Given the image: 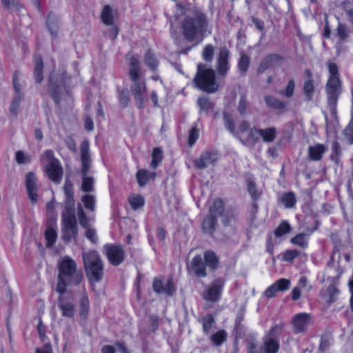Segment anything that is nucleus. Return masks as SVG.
Listing matches in <instances>:
<instances>
[{
    "instance_id": "473e14b6",
    "label": "nucleus",
    "mask_w": 353,
    "mask_h": 353,
    "mask_svg": "<svg viewBox=\"0 0 353 353\" xmlns=\"http://www.w3.org/2000/svg\"><path fill=\"white\" fill-rule=\"evenodd\" d=\"M53 74L51 73L49 77V92L56 103H58L60 99L59 88L53 82Z\"/></svg>"
},
{
    "instance_id": "49530a36",
    "label": "nucleus",
    "mask_w": 353,
    "mask_h": 353,
    "mask_svg": "<svg viewBox=\"0 0 353 353\" xmlns=\"http://www.w3.org/2000/svg\"><path fill=\"white\" fill-rule=\"evenodd\" d=\"M89 300L87 296L83 295L80 300V316L86 318L89 311Z\"/></svg>"
},
{
    "instance_id": "412c9836",
    "label": "nucleus",
    "mask_w": 353,
    "mask_h": 353,
    "mask_svg": "<svg viewBox=\"0 0 353 353\" xmlns=\"http://www.w3.org/2000/svg\"><path fill=\"white\" fill-rule=\"evenodd\" d=\"M292 323L295 332L299 333L307 329L312 323V319L308 314L300 313L294 317Z\"/></svg>"
},
{
    "instance_id": "72a5a7b5",
    "label": "nucleus",
    "mask_w": 353,
    "mask_h": 353,
    "mask_svg": "<svg viewBox=\"0 0 353 353\" xmlns=\"http://www.w3.org/2000/svg\"><path fill=\"white\" fill-rule=\"evenodd\" d=\"M23 100L22 94H16L10 106V113L12 116L17 117L20 107V103Z\"/></svg>"
},
{
    "instance_id": "052dcab7",
    "label": "nucleus",
    "mask_w": 353,
    "mask_h": 353,
    "mask_svg": "<svg viewBox=\"0 0 353 353\" xmlns=\"http://www.w3.org/2000/svg\"><path fill=\"white\" fill-rule=\"evenodd\" d=\"M63 190L68 201L73 202V193H72V183L66 180L63 186Z\"/></svg>"
},
{
    "instance_id": "8fccbe9b",
    "label": "nucleus",
    "mask_w": 353,
    "mask_h": 353,
    "mask_svg": "<svg viewBox=\"0 0 353 353\" xmlns=\"http://www.w3.org/2000/svg\"><path fill=\"white\" fill-rule=\"evenodd\" d=\"M77 215L80 225L84 228H89V219L85 216L83 209L81 205L77 206Z\"/></svg>"
},
{
    "instance_id": "20e7f679",
    "label": "nucleus",
    "mask_w": 353,
    "mask_h": 353,
    "mask_svg": "<svg viewBox=\"0 0 353 353\" xmlns=\"http://www.w3.org/2000/svg\"><path fill=\"white\" fill-rule=\"evenodd\" d=\"M194 81L199 89L208 93H214L219 88L215 71L203 63L198 64L197 72L194 78Z\"/></svg>"
},
{
    "instance_id": "ea45409f",
    "label": "nucleus",
    "mask_w": 353,
    "mask_h": 353,
    "mask_svg": "<svg viewBox=\"0 0 353 353\" xmlns=\"http://www.w3.org/2000/svg\"><path fill=\"white\" fill-rule=\"evenodd\" d=\"M214 52L215 48L212 45H206L202 52V57L203 60L205 61L206 62H212L214 58Z\"/></svg>"
},
{
    "instance_id": "1a4fd4ad",
    "label": "nucleus",
    "mask_w": 353,
    "mask_h": 353,
    "mask_svg": "<svg viewBox=\"0 0 353 353\" xmlns=\"http://www.w3.org/2000/svg\"><path fill=\"white\" fill-rule=\"evenodd\" d=\"M42 158L46 163L45 170L49 179L55 183H60L63 176V168L59 161L54 157L53 151H45Z\"/></svg>"
},
{
    "instance_id": "aec40b11",
    "label": "nucleus",
    "mask_w": 353,
    "mask_h": 353,
    "mask_svg": "<svg viewBox=\"0 0 353 353\" xmlns=\"http://www.w3.org/2000/svg\"><path fill=\"white\" fill-rule=\"evenodd\" d=\"M283 61V57L278 54H270L265 56L261 61L257 72L259 74L264 72L270 68L276 66Z\"/></svg>"
},
{
    "instance_id": "c9c22d12",
    "label": "nucleus",
    "mask_w": 353,
    "mask_h": 353,
    "mask_svg": "<svg viewBox=\"0 0 353 353\" xmlns=\"http://www.w3.org/2000/svg\"><path fill=\"white\" fill-rule=\"evenodd\" d=\"M163 159V151L160 148H155L152 154L151 167L156 169Z\"/></svg>"
},
{
    "instance_id": "de8ad7c7",
    "label": "nucleus",
    "mask_w": 353,
    "mask_h": 353,
    "mask_svg": "<svg viewBox=\"0 0 353 353\" xmlns=\"http://www.w3.org/2000/svg\"><path fill=\"white\" fill-rule=\"evenodd\" d=\"M129 203L132 208L137 210L142 208L144 205V199L141 196H132L129 198Z\"/></svg>"
},
{
    "instance_id": "bf43d9fd",
    "label": "nucleus",
    "mask_w": 353,
    "mask_h": 353,
    "mask_svg": "<svg viewBox=\"0 0 353 353\" xmlns=\"http://www.w3.org/2000/svg\"><path fill=\"white\" fill-rule=\"evenodd\" d=\"M343 10L345 12L347 20L352 24L353 27V7L350 3H345L343 4Z\"/></svg>"
},
{
    "instance_id": "f704fd0d",
    "label": "nucleus",
    "mask_w": 353,
    "mask_h": 353,
    "mask_svg": "<svg viewBox=\"0 0 353 353\" xmlns=\"http://www.w3.org/2000/svg\"><path fill=\"white\" fill-rule=\"evenodd\" d=\"M45 237L46 239V246L52 247L57 241V233L54 228L48 227L45 232Z\"/></svg>"
},
{
    "instance_id": "2f4dec72",
    "label": "nucleus",
    "mask_w": 353,
    "mask_h": 353,
    "mask_svg": "<svg viewBox=\"0 0 353 353\" xmlns=\"http://www.w3.org/2000/svg\"><path fill=\"white\" fill-rule=\"evenodd\" d=\"M303 94L307 101H312L315 87L314 80H305L303 83Z\"/></svg>"
},
{
    "instance_id": "9d476101",
    "label": "nucleus",
    "mask_w": 353,
    "mask_h": 353,
    "mask_svg": "<svg viewBox=\"0 0 353 353\" xmlns=\"http://www.w3.org/2000/svg\"><path fill=\"white\" fill-rule=\"evenodd\" d=\"M224 207L220 199L214 200L213 205L210 208V214L203 220L202 229L203 232L212 235L215 230L216 218L223 214Z\"/></svg>"
},
{
    "instance_id": "3c124183",
    "label": "nucleus",
    "mask_w": 353,
    "mask_h": 353,
    "mask_svg": "<svg viewBox=\"0 0 353 353\" xmlns=\"http://www.w3.org/2000/svg\"><path fill=\"white\" fill-rule=\"evenodd\" d=\"M238 66H239V70L242 73L245 74L248 71L249 66H250L249 57L245 54H241L240 60L239 61Z\"/></svg>"
},
{
    "instance_id": "423d86ee",
    "label": "nucleus",
    "mask_w": 353,
    "mask_h": 353,
    "mask_svg": "<svg viewBox=\"0 0 353 353\" xmlns=\"http://www.w3.org/2000/svg\"><path fill=\"white\" fill-rule=\"evenodd\" d=\"M61 239L65 243L75 240L78 234V227L74 210L72 206L66 205L61 216Z\"/></svg>"
},
{
    "instance_id": "7c9ffc66",
    "label": "nucleus",
    "mask_w": 353,
    "mask_h": 353,
    "mask_svg": "<svg viewBox=\"0 0 353 353\" xmlns=\"http://www.w3.org/2000/svg\"><path fill=\"white\" fill-rule=\"evenodd\" d=\"M144 63L152 71L154 72L157 70L159 61L150 50H148L144 55Z\"/></svg>"
},
{
    "instance_id": "774afa93",
    "label": "nucleus",
    "mask_w": 353,
    "mask_h": 353,
    "mask_svg": "<svg viewBox=\"0 0 353 353\" xmlns=\"http://www.w3.org/2000/svg\"><path fill=\"white\" fill-rule=\"evenodd\" d=\"M250 129V123L246 121H242L238 126V130H236L237 132V136L239 133H244Z\"/></svg>"
},
{
    "instance_id": "dca6fc26",
    "label": "nucleus",
    "mask_w": 353,
    "mask_h": 353,
    "mask_svg": "<svg viewBox=\"0 0 353 353\" xmlns=\"http://www.w3.org/2000/svg\"><path fill=\"white\" fill-rule=\"evenodd\" d=\"M224 282L221 278L214 280L206 292L203 294V298L211 302H216L221 296Z\"/></svg>"
},
{
    "instance_id": "bb28decb",
    "label": "nucleus",
    "mask_w": 353,
    "mask_h": 353,
    "mask_svg": "<svg viewBox=\"0 0 353 353\" xmlns=\"http://www.w3.org/2000/svg\"><path fill=\"white\" fill-rule=\"evenodd\" d=\"M262 140L265 143H272L277 135V129L275 127H270L265 129L259 128Z\"/></svg>"
},
{
    "instance_id": "2eb2a0df",
    "label": "nucleus",
    "mask_w": 353,
    "mask_h": 353,
    "mask_svg": "<svg viewBox=\"0 0 353 353\" xmlns=\"http://www.w3.org/2000/svg\"><path fill=\"white\" fill-rule=\"evenodd\" d=\"M218 159V152L216 151H205L201 156L194 161V166L202 170L210 165H215Z\"/></svg>"
},
{
    "instance_id": "9b49d317",
    "label": "nucleus",
    "mask_w": 353,
    "mask_h": 353,
    "mask_svg": "<svg viewBox=\"0 0 353 353\" xmlns=\"http://www.w3.org/2000/svg\"><path fill=\"white\" fill-rule=\"evenodd\" d=\"M325 93L327 100V105L334 117L336 115V104L338 99L342 92V85L341 81L332 79L327 81L325 85Z\"/></svg>"
},
{
    "instance_id": "338daca9",
    "label": "nucleus",
    "mask_w": 353,
    "mask_h": 353,
    "mask_svg": "<svg viewBox=\"0 0 353 353\" xmlns=\"http://www.w3.org/2000/svg\"><path fill=\"white\" fill-rule=\"evenodd\" d=\"M120 103L123 106L126 107L130 101V97L128 95V90H122L120 93L119 97Z\"/></svg>"
},
{
    "instance_id": "c03bdc74",
    "label": "nucleus",
    "mask_w": 353,
    "mask_h": 353,
    "mask_svg": "<svg viewBox=\"0 0 353 353\" xmlns=\"http://www.w3.org/2000/svg\"><path fill=\"white\" fill-rule=\"evenodd\" d=\"M223 121L226 128L234 135L237 136V132L235 130V125L233 122L232 116L227 113H223Z\"/></svg>"
},
{
    "instance_id": "e2e57ef3",
    "label": "nucleus",
    "mask_w": 353,
    "mask_h": 353,
    "mask_svg": "<svg viewBox=\"0 0 353 353\" xmlns=\"http://www.w3.org/2000/svg\"><path fill=\"white\" fill-rule=\"evenodd\" d=\"M199 137V131L196 127H193L189 133L188 144L192 146L197 140Z\"/></svg>"
},
{
    "instance_id": "c85d7f7f",
    "label": "nucleus",
    "mask_w": 353,
    "mask_h": 353,
    "mask_svg": "<svg viewBox=\"0 0 353 353\" xmlns=\"http://www.w3.org/2000/svg\"><path fill=\"white\" fill-rule=\"evenodd\" d=\"M137 179L140 186H144L150 179H154L156 174L154 172H149L147 170H139L137 174Z\"/></svg>"
},
{
    "instance_id": "393cba45",
    "label": "nucleus",
    "mask_w": 353,
    "mask_h": 353,
    "mask_svg": "<svg viewBox=\"0 0 353 353\" xmlns=\"http://www.w3.org/2000/svg\"><path fill=\"white\" fill-rule=\"evenodd\" d=\"M203 257L205 259V267L208 266L212 270H215L218 268L219 265V260L216 254L213 251H205L204 252Z\"/></svg>"
},
{
    "instance_id": "5fc2aeb1",
    "label": "nucleus",
    "mask_w": 353,
    "mask_h": 353,
    "mask_svg": "<svg viewBox=\"0 0 353 353\" xmlns=\"http://www.w3.org/2000/svg\"><path fill=\"white\" fill-rule=\"evenodd\" d=\"M290 231V225L287 222L281 223L275 230L274 234L276 236L281 237Z\"/></svg>"
},
{
    "instance_id": "a878e982",
    "label": "nucleus",
    "mask_w": 353,
    "mask_h": 353,
    "mask_svg": "<svg viewBox=\"0 0 353 353\" xmlns=\"http://www.w3.org/2000/svg\"><path fill=\"white\" fill-rule=\"evenodd\" d=\"M34 77L37 83H40L43 80V63L41 56L38 55L34 59Z\"/></svg>"
},
{
    "instance_id": "4468645a",
    "label": "nucleus",
    "mask_w": 353,
    "mask_h": 353,
    "mask_svg": "<svg viewBox=\"0 0 353 353\" xmlns=\"http://www.w3.org/2000/svg\"><path fill=\"white\" fill-rule=\"evenodd\" d=\"M230 51L226 47H222L219 49L216 58V70L219 75L225 77L230 68L229 66Z\"/></svg>"
},
{
    "instance_id": "0eeeda50",
    "label": "nucleus",
    "mask_w": 353,
    "mask_h": 353,
    "mask_svg": "<svg viewBox=\"0 0 353 353\" xmlns=\"http://www.w3.org/2000/svg\"><path fill=\"white\" fill-rule=\"evenodd\" d=\"M80 149L82 164L81 175L83 177L81 189L83 192H91L93 190L94 179L92 177L87 176L91 165V159L89 155L90 148L88 141H83L81 143Z\"/></svg>"
},
{
    "instance_id": "cd10ccee",
    "label": "nucleus",
    "mask_w": 353,
    "mask_h": 353,
    "mask_svg": "<svg viewBox=\"0 0 353 353\" xmlns=\"http://www.w3.org/2000/svg\"><path fill=\"white\" fill-rule=\"evenodd\" d=\"M339 294V290L336 287L335 284H331L328 286L327 290L323 292V297L326 303L328 304L332 303L336 300V296Z\"/></svg>"
},
{
    "instance_id": "6e6552de",
    "label": "nucleus",
    "mask_w": 353,
    "mask_h": 353,
    "mask_svg": "<svg viewBox=\"0 0 353 353\" xmlns=\"http://www.w3.org/2000/svg\"><path fill=\"white\" fill-rule=\"evenodd\" d=\"M284 323L273 325L263 339L262 350L264 353H277L280 348L279 336L283 332Z\"/></svg>"
},
{
    "instance_id": "5701e85b",
    "label": "nucleus",
    "mask_w": 353,
    "mask_h": 353,
    "mask_svg": "<svg viewBox=\"0 0 353 353\" xmlns=\"http://www.w3.org/2000/svg\"><path fill=\"white\" fill-rule=\"evenodd\" d=\"M117 15V10H113L110 6L106 5L102 10L101 19L104 24L107 26H114Z\"/></svg>"
},
{
    "instance_id": "b1692460",
    "label": "nucleus",
    "mask_w": 353,
    "mask_h": 353,
    "mask_svg": "<svg viewBox=\"0 0 353 353\" xmlns=\"http://www.w3.org/2000/svg\"><path fill=\"white\" fill-rule=\"evenodd\" d=\"M326 150V147L320 143L310 146L308 148L309 157L312 161H319L321 159L322 155Z\"/></svg>"
},
{
    "instance_id": "f3484780",
    "label": "nucleus",
    "mask_w": 353,
    "mask_h": 353,
    "mask_svg": "<svg viewBox=\"0 0 353 353\" xmlns=\"http://www.w3.org/2000/svg\"><path fill=\"white\" fill-rule=\"evenodd\" d=\"M26 188L28 197L32 203L38 201L37 180L34 173L28 172L26 176Z\"/></svg>"
},
{
    "instance_id": "4d7b16f0",
    "label": "nucleus",
    "mask_w": 353,
    "mask_h": 353,
    "mask_svg": "<svg viewBox=\"0 0 353 353\" xmlns=\"http://www.w3.org/2000/svg\"><path fill=\"white\" fill-rule=\"evenodd\" d=\"M348 30L345 24L339 23L336 28V34L341 41H344L348 37Z\"/></svg>"
},
{
    "instance_id": "37998d69",
    "label": "nucleus",
    "mask_w": 353,
    "mask_h": 353,
    "mask_svg": "<svg viewBox=\"0 0 353 353\" xmlns=\"http://www.w3.org/2000/svg\"><path fill=\"white\" fill-rule=\"evenodd\" d=\"M281 201L286 208H292L296 202L295 195L292 192L285 193L281 196Z\"/></svg>"
},
{
    "instance_id": "680f3d73",
    "label": "nucleus",
    "mask_w": 353,
    "mask_h": 353,
    "mask_svg": "<svg viewBox=\"0 0 353 353\" xmlns=\"http://www.w3.org/2000/svg\"><path fill=\"white\" fill-rule=\"evenodd\" d=\"M299 255V252L296 250L286 251L283 255V259L285 261L292 262Z\"/></svg>"
},
{
    "instance_id": "6ab92c4d",
    "label": "nucleus",
    "mask_w": 353,
    "mask_h": 353,
    "mask_svg": "<svg viewBox=\"0 0 353 353\" xmlns=\"http://www.w3.org/2000/svg\"><path fill=\"white\" fill-rule=\"evenodd\" d=\"M152 288L156 293H164L168 296L172 295L175 291L172 279H170L166 284L164 285L161 279L155 278L153 281Z\"/></svg>"
},
{
    "instance_id": "69168bd1",
    "label": "nucleus",
    "mask_w": 353,
    "mask_h": 353,
    "mask_svg": "<svg viewBox=\"0 0 353 353\" xmlns=\"http://www.w3.org/2000/svg\"><path fill=\"white\" fill-rule=\"evenodd\" d=\"M295 88V83L294 80L291 79L285 90L284 94L286 97L290 98L294 94V90Z\"/></svg>"
},
{
    "instance_id": "ddd939ff",
    "label": "nucleus",
    "mask_w": 353,
    "mask_h": 353,
    "mask_svg": "<svg viewBox=\"0 0 353 353\" xmlns=\"http://www.w3.org/2000/svg\"><path fill=\"white\" fill-rule=\"evenodd\" d=\"M103 249L110 263L113 265H119L123 261L125 253L120 245L108 244Z\"/></svg>"
},
{
    "instance_id": "58836bf2",
    "label": "nucleus",
    "mask_w": 353,
    "mask_h": 353,
    "mask_svg": "<svg viewBox=\"0 0 353 353\" xmlns=\"http://www.w3.org/2000/svg\"><path fill=\"white\" fill-rule=\"evenodd\" d=\"M265 101L269 107L274 109L281 110L285 107V105L283 102L279 101L274 97L266 96L265 97Z\"/></svg>"
},
{
    "instance_id": "4c0bfd02",
    "label": "nucleus",
    "mask_w": 353,
    "mask_h": 353,
    "mask_svg": "<svg viewBox=\"0 0 353 353\" xmlns=\"http://www.w3.org/2000/svg\"><path fill=\"white\" fill-rule=\"evenodd\" d=\"M3 6L10 10L19 12L22 8L19 0H1Z\"/></svg>"
},
{
    "instance_id": "c756f323",
    "label": "nucleus",
    "mask_w": 353,
    "mask_h": 353,
    "mask_svg": "<svg viewBox=\"0 0 353 353\" xmlns=\"http://www.w3.org/2000/svg\"><path fill=\"white\" fill-rule=\"evenodd\" d=\"M261 138L259 128L253 127L249 130L246 139L242 142L247 145L254 146Z\"/></svg>"
},
{
    "instance_id": "f8f14e48",
    "label": "nucleus",
    "mask_w": 353,
    "mask_h": 353,
    "mask_svg": "<svg viewBox=\"0 0 353 353\" xmlns=\"http://www.w3.org/2000/svg\"><path fill=\"white\" fill-rule=\"evenodd\" d=\"M57 305L61 310V315L66 318H73L76 312L75 301L71 294L59 292Z\"/></svg>"
},
{
    "instance_id": "0e129e2a",
    "label": "nucleus",
    "mask_w": 353,
    "mask_h": 353,
    "mask_svg": "<svg viewBox=\"0 0 353 353\" xmlns=\"http://www.w3.org/2000/svg\"><path fill=\"white\" fill-rule=\"evenodd\" d=\"M247 107L248 102L246 100V97L244 95H243L241 97L238 105V111L241 115H244L246 113Z\"/></svg>"
},
{
    "instance_id": "09e8293b",
    "label": "nucleus",
    "mask_w": 353,
    "mask_h": 353,
    "mask_svg": "<svg viewBox=\"0 0 353 353\" xmlns=\"http://www.w3.org/2000/svg\"><path fill=\"white\" fill-rule=\"evenodd\" d=\"M81 201L87 210L91 212L94 211L95 199L93 195L86 194L82 197Z\"/></svg>"
},
{
    "instance_id": "13d9d810",
    "label": "nucleus",
    "mask_w": 353,
    "mask_h": 353,
    "mask_svg": "<svg viewBox=\"0 0 353 353\" xmlns=\"http://www.w3.org/2000/svg\"><path fill=\"white\" fill-rule=\"evenodd\" d=\"M16 161L19 164H24L30 162V157L25 154L23 151H17L16 152Z\"/></svg>"
},
{
    "instance_id": "603ef678",
    "label": "nucleus",
    "mask_w": 353,
    "mask_h": 353,
    "mask_svg": "<svg viewBox=\"0 0 353 353\" xmlns=\"http://www.w3.org/2000/svg\"><path fill=\"white\" fill-rule=\"evenodd\" d=\"M197 103L201 110L207 111L211 109L212 110L214 108V103L207 97L199 98Z\"/></svg>"
},
{
    "instance_id": "7ed1b4c3",
    "label": "nucleus",
    "mask_w": 353,
    "mask_h": 353,
    "mask_svg": "<svg viewBox=\"0 0 353 353\" xmlns=\"http://www.w3.org/2000/svg\"><path fill=\"white\" fill-rule=\"evenodd\" d=\"M129 77L132 81L130 87L131 92L137 102L139 108H141L144 101L147 98V88L145 83L141 79L139 59L134 55L129 57Z\"/></svg>"
},
{
    "instance_id": "a211bd4d",
    "label": "nucleus",
    "mask_w": 353,
    "mask_h": 353,
    "mask_svg": "<svg viewBox=\"0 0 353 353\" xmlns=\"http://www.w3.org/2000/svg\"><path fill=\"white\" fill-rule=\"evenodd\" d=\"M189 272H192L199 277H205L207 275L206 267L201 256H194L187 265Z\"/></svg>"
},
{
    "instance_id": "864d4df0",
    "label": "nucleus",
    "mask_w": 353,
    "mask_h": 353,
    "mask_svg": "<svg viewBox=\"0 0 353 353\" xmlns=\"http://www.w3.org/2000/svg\"><path fill=\"white\" fill-rule=\"evenodd\" d=\"M47 25L52 34H55L57 32V18L54 14L52 13L48 14L47 18Z\"/></svg>"
},
{
    "instance_id": "e433bc0d",
    "label": "nucleus",
    "mask_w": 353,
    "mask_h": 353,
    "mask_svg": "<svg viewBox=\"0 0 353 353\" xmlns=\"http://www.w3.org/2000/svg\"><path fill=\"white\" fill-rule=\"evenodd\" d=\"M227 338V333L224 330H219L210 336V340L214 345H221Z\"/></svg>"
},
{
    "instance_id": "79ce46f5",
    "label": "nucleus",
    "mask_w": 353,
    "mask_h": 353,
    "mask_svg": "<svg viewBox=\"0 0 353 353\" xmlns=\"http://www.w3.org/2000/svg\"><path fill=\"white\" fill-rule=\"evenodd\" d=\"M247 188L253 200L256 201L260 198L261 192L257 190L256 183L254 181L251 179L248 181Z\"/></svg>"
},
{
    "instance_id": "f257e3e1",
    "label": "nucleus",
    "mask_w": 353,
    "mask_h": 353,
    "mask_svg": "<svg viewBox=\"0 0 353 353\" xmlns=\"http://www.w3.org/2000/svg\"><path fill=\"white\" fill-rule=\"evenodd\" d=\"M185 14L181 23L183 36L188 41L198 44L203 39L208 23L206 17L195 7L186 9Z\"/></svg>"
},
{
    "instance_id": "6e6d98bb",
    "label": "nucleus",
    "mask_w": 353,
    "mask_h": 353,
    "mask_svg": "<svg viewBox=\"0 0 353 353\" xmlns=\"http://www.w3.org/2000/svg\"><path fill=\"white\" fill-rule=\"evenodd\" d=\"M291 242L294 244L298 245L301 248H305L307 245L306 240V235L305 234H299L291 239Z\"/></svg>"
},
{
    "instance_id": "a19ab883",
    "label": "nucleus",
    "mask_w": 353,
    "mask_h": 353,
    "mask_svg": "<svg viewBox=\"0 0 353 353\" xmlns=\"http://www.w3.org/2000/svg\"><path fill=\"white\" fill-rule=\"evenodd\" d=\"M329 78L327 81L335 79L336 81H341L339 79V68L337 65L332 61L327 62Z\"/></svg>"
},
{
    "instance_id": "f03ea898",
    "label": "nucleus",
    "mask_w": 353,
    "mask_h": 353,
    "mask_svg": "<svg viewBox=\"0 0 353 353\" xmlns=\"http://www.w3.org/2000/svg\"><path fill=\"white\" fill-rule=\"evenodd\" d=\"M58 282L56 287L57 292H65L69 284L79 285L81 283L83 274L77 270V263L70 257H63L58 263Z\"/></svg>"
},
{
    "instance_id": "39448f33",
    "label": "nucleus",
    "mask_w": 353,
    "mask_h": 353,
    "mask_svg": "<svg viewBox=\"0 0 353 353\" xmlns=\"http://www.w3.org/2000/svg\"><path fill=\"white\" fill-rule=\"evenodd\" d=\"M86 276L92 284L101 281L103 276V265L99 254L94 250L83 254Z\"/></svg>"
},
{
    "instance_id": "a18cd8bd",
    "label": "nucleus",
    "mask_w": 353,
    "mask_h": 353,
    "mask_svg": "<svg viewBox=\"0 0 353 353\" xmlns=\"http://www.w3.org/2000/svg\"><path fill=\"white\" fill-rule=\"evenodd\" d=\"M215 321L212 314H208L202 320L203 330L204 332L209 333L214 326Z\"/></svg>"
},
{
    "instance_id": "4be33fe9",
    "label": "nucleus",
    "mask_w": 353,
    "mask_h": 353,
    "mask_svg": "<svg viewBox=\"0 0 353 353\" xmlns=\"http://www.w3.org/2000/svg\"><path fill=\"white\" fill-rule=\"evenodd\" d=\"M290 281L286 279H281L270 285L264 292L267 298H272L279 291H284L289 288Z\"/></svg>"
}]
</instances>
